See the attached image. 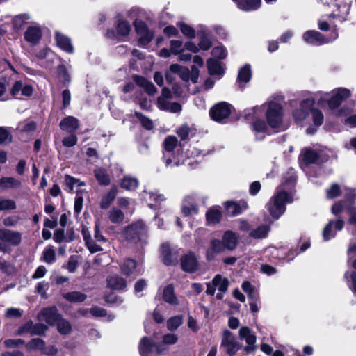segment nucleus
Here are the masks:
<instances>
[{
	"label": "nucleus",
	"instance_id": "obj_1",
	"mask_svg": "<svg viewBox=\"0 0 356 356\" xmlns=\"http://www.w3.org/2000/svg\"><path fill=\"white\" fill-rule=\"evenodd\" d=\"M292 116L295 122L302 126L309 123L311 118L312 124L307 129V134H314L324 122L323 112L314 107V99L312 97H306L305 95L300 102L298 107L293 109Z\"/></svg>",
	"mask_w": 356,
	"mask_h": 356
},
{
	"label": "nucleus",
	"instance_id": "obj_2",
	"mask_svg": "<svg viewBox=\"0 0 356 356\" xmlns=\"http://www.w3.org/2000/svg\"><path fill=\"white\" fill-rule=\"evenodd\" d=\"M265 117L268 126L273 129L280 128L283 122L284 109L278 99H270L261 106L245 109V117L252 119L255 116Z\"/></svg>",
	"mask_w": 356,
	"mask_h": 356
},
{
	"label": "nucleus",
	"instance_id": "obj_3",
	"mask_svg": "<svg viewBox=\"0 0 356 356\" xmlns=\"http://www.w3.org/2000/svg\"><path fill=\"white\" fill-rule=\"evenodd\" d=\"M296 180V175L292 171L289 177L277 188L275 195L267 203L266 207L273 220H277L286 211V204L293 201V193L287 191L285 186H293Z\"/></svg>",
	"mask_w": 356,
	"mask_h": 356
},
{
	"label": "nucleus",
	"instance_id": "obj_4",
	"mask_svg": "<svg viewBox=\"0 0 356 356\" xmlns=\"http://www.w3.org/2000/svg\"><path fill=\"white\" fill-rule=\"evenodd\" d=\"M220 347L229 356H234L243 345L232 332L226 330L222 332Z\"/></svg>",
	"mask_w": 356,
	"mask_h": 356
},
{
	"label": "nucleus",
	"instance_id": "obj_5",
	"mask_svg": "<svg viewBox=\"0 0 356 356\" xmlns=\"http://www.w3.org/2000/svg\"><path fill=\"white\" fill-rule=\"evenodd\" d=\"M351 91L346 88H338L331 92V97L327 101V105L330 110L336 115H339L337 112V108L341 105V102L350 97Z\"/></svg>",
	"mask_w": 356,
	"mask_h": 356
},
{
	"label": "nucleus",
	"instance_id": "obj_6",
	"mask_svg": "<svg viewBox=\"0 0 356 356\" xmlns=\"http://www.w3.org/2000/svg\"><path fill=\"white\" fill-rule=\"evenodd\" d=\"M138 348L141 356H159L167 350L146 337L141 339Z\"/></svg>",
	"mask_w": 356,
	"mask_h": 356
},
{
	"label": "nucleus",
	"instance_id": "obj_7",
	"mask_svg": "<svg viewBox=\"0 0 356 356\" xmlns=\"http://www.w3.org/2000/svg\"><path fill=\"white\" fill-rule=\"evenodd\" d=\"M351 7L350 0H335L332 3V12L330 16L342 22L347 19Z\"/></svg>",
	"mask_w": 356,
	"mask_h": 356
},
{
	"label": "nucleus",
	"instance_id": "obj_8",
	"mask_svg": "<svg viewBox=\"0 0 356 356\" xmlns=\"http://www.w3.org/2000/svg\"><path fill=\"white\" fill-rule=\"evenodd\" d=\"M302 38L307 44L318 46L332 42L338 38V33L335 31L332 37L328 38L316 31H307L303 34Z\"/></svg>",
	"mask_w": 356,
	"mask_h": 356
},
{
	"label": "nucleus",
	"instance_id": "obj_9",
	"mask_svg": "<svg viewBox=\"0 0 356 356\" xmlns=\"http://www.w3.org/2000/svg\"><path fill=\"white\" fill-rule=\"evenodd\" d=\"M229 286L228 280L222 277L221 275L218 274L214 276L212 281L207 284L206 293L210 296H213L216 289L222 293L227 291Z\"/></svg>",
	"mask_w": 356,
	"mask_h": 356
},
{
	"label": "nucleus",
	"instance_id": "obj_10",
	"mask_svg": "<svg viewBox=\"0 0 356 356\" xmlns=\"http://www.w3.org/2000/svg\"><path fill=\"white\" fill-rule=\"evenodd\" d=\"M146 234V227L142 221L131 224L124 230V235L127 240H140Z\"/></svg>",
	"mask_w": 356,
	"mask_h": 356
},
{
	"label": "nucleus",
	"instance_id": "obj_11",
	"mask_svg": "<svg viewBox=\"0 0 356 356\" xmlns=\"http://www.w3.org/2000/svg\"><path fill=\"white\" fill-rule=\"evenodd\" d=\"M197 195L190 194L186 195L181 204V213L185 216H193L199 213V208L197 204Z\"/></svg>",
	"mask_w": 356,
	"mask_h": 356
},
{
	"label": "nucleus",
	"instance_id": "obj_12",
	"mask_svg": "<svg viewBox=\"0 0 356 356\" xmlns=\"http://www.w3.org/2000/svg\"><path fill=\"white\" fill-rule=\"evenodd\" d=\"M170 71L175 74H177L184 81H188L191 79L193 83L197 82L198 70L195 66L192 67V74L188 68L182 67L179 64H172L170 65Z\"/></svg>",
	"mask_w": 356,
	"mask_h": 356
},
{
	"label": "nucleus",
	"instance_id": "obj_13",
	"mask_svg": "<svg viewBox=\"0 0 356 356\" xmlns=\"http://www.w3.org/2000/svg\"><path fill=\"white\" fill-rule=\"evenodd\" d=\"M245 120L251 122V129L254 132L257 139H264L262 134L266 133L268 130V124L263 119L259 118L260 116H255L252 119H248L245 117V110L243 111Z\"/></svg>",
	"mask_w": 356,
	"mask_h": 356
},
{
	"label": "nucleus",
	"instance_id": "obj_14",
	"mask_svg": "<svg viewBox=\"0 0 356 356\" xmlns=\"http://www.w3.org/2000/svg\"><path fill=\"white\" fill-rule=\"evenodd\" d=\"M231 113V106L225 102H220L213 106L209 112L211 118L221 122L227 118Z\"/></svg>",
	"mask_w": 356,
	"mask_h": 356
},
{
	"label": "nucleus",
	"instance_id": "obj_15",
	"mask_svg": "<svg viewBox=\"0 0 356 356\" xmlns=\"http://www.w3.org/2000/svg\"><path fill=\"white\" fill-rule=\"evenodd\" d=\"M130 24L125 20H119L116 26L117 35L113 31H108L106 33L108 38L111 40L116 39L118 41L124 40L131 31Z\"/></svg>",
	"mask_w": 356,
	"mask_h": 356
},
{
	"label": "nucleus",
	"instance_id": "obj_16",
	"mask_svg": "<svg viewBox=\"0 0 356 356\" xmlns=\"http://www.w3.org/2000/svg\"><path fill=\"white\" fill-rule=\"evenodd\" d=\"M239 338L241 340H244L246 346H244L243 350L245 353H250L255 350L256 336L251 331V330L246 326L241 327L238 332Z\"/></svg>",
	"mask_w": 356,
	"mask_h": 356
},
{
	"label": "nucleus",
	"instance_id": "obj_17",
	"mask_svg": "<svg viewBox=\"0 0 356 356\" xmlns=\"http://www.w3.org/2000/svg\"><path fill=\"white\" fill-rule=\"evenodd\" d=\"M344 221L341 219L330 220L323 230V238L325 241L334 238L337 232L341 231L344 227Z\"/></svg>",
	"mask_w": 356,
	"mask_h": 356
},
{
	"label": "nucleus",
	"instance_id": "obj_18",
	"mask_svg": "<svg viewBox=\"0 0 356 356\" xmlns=\"http://www.w3.org/2000/svg\"><path fill=\"white\" fill-rule=\"evenodd\" d=\"M177 139L174 136H167L163 141V161L165 165H169L172 163L170 154L174 152L177 146Z\"/></svg>",
	"mask_w": 356,
	"mask_h": 356
},
{
	"label": "nucleus",
	"instance_id": "obj_19",
	"mask_svg": "<svg viewBox=\"0 0 356 356\" xmlns=\"http://www.w3.org/2000/svg\"><path fill=\"white\" fill-rule=\"evenodd\" d=\"M60 317V315L55 307L44 308L38 314L39 321H44L49 325H55Z\"/></svg>",
	"mask_w": 356,
	"mask_h": 356
},
{
	"label": "nucleus",
	"instance_id": "obj_20",
	"mask_svg": "<svg viewBox=\"0 0 356 356\" xmlns=\"http://www.w3.org/2000/svg\"><path fill=\"white\" fill-rule=\"evenodd\" d=\"M0 240L11 245L17 246L22 241V234L17 231L0 229Z\"/></svg>",
	"mask_w": 356,
	"mask_h": 356
},
{
	"label": "nucleus",
	"instance_id": "obj_21",
	"mask_svg": "<svg viewBox=\"0 0 356 356\" xmlns=\"http://www.w3.org/2000/svg\"><path fill=\"white\" fill-rule=\"evenodd\" d=\"M10 92L13 96L21 99L22 97L31 96L33 88L31 85L24 84L22 81H18L15 83Z\"/></svg>",
	"mask_w": 356,
	"mask_h": 356
},
{
	"label": "nucleus",
	"instance_id": "obj_22",
	"mask_svg": "<svg viewBox=\"0 0 356 356\" xmlns=\"http://www.w3.org/2000/svg\"><path fill=\"white\" fill-rule=\"evenodd\" d=\"M181 265L183 270L193 273L197 268L198 263L195 254L189 252L181 259Z\"/></svg>",
	"mask_w": 356,
	"mask_h": 356
},
{
	"label": "nucleus",
	"instance_id": "obj_23",
	"mask_svg": "<svg viewBox=\"0 0 356 356\" xmlns=\"http://www.w3.org/2000/svg\"><path fill=\"white\" fill-rule=\"evenodd\" d=\"M163 261L165 265H175L178 262V255L175 250H171L168 244H163L161 248Z\"/></svg>",
	"mask_w": 356,
	"mask_h": 356
},
{
	"label": "nucleus",
	"instance_id": "obj_24",
	"mask_svg": "<svg viewBox=\"0 0 356 356\" xmlns=\"http://www.w3.org/2000/svg\"><path fill=\"white\" fill-rule=\"evenodd\" d=\"M142 197L148 203L149 207L152 209H155L156 204H159L165 200L164 195L159 193L157 191H144Z\"/></svg>",
	"mask_w": 356,
	"mask_h": 356
},
{
	"label": "nucleus",
	"instance_id": "obj_25",
	"mask_svg": "<svg viewBox=\"0 0 356 356\" xmlns=\"http://www.w3.org/2000/svg\"><path fill=\"white\" fill-rule=\"evenodd\" d=\"M22 181L15 177H2L0 178V190H17L22 187Z\"/></svg>",
	"mask_w": 356,
	"mask_h": 356
},
{
	"label": "nucleus",
	"instance_id": "obj_26",
	"mask_svg": "<svg viewBox=\"0 0 356 356\" xmlns=\"http://www.w3.org/2000/svg\"><path fill=\"white\" fill-rule=\"evenodd\" d=\"M225 249L221 241L218 239L211 240L210 247L208 248L206 254L207 260H213L217 254L223 252Z\"/></svg>",
	"mask_w": 356,
	"mask_h": 356
},
{
	"label": "nucleus",
	"instance_id": "obj_27",
	"mask_svg": "<svg viewBox=\"0 0 356 356\" xmlns=\"http://www.w3.org/2000/svg\"><path fill=\"white\" fill-rule=\"evenodd\" d=\"M222 212L219 206H213L206 213V220L208 225H214L220 222Z\"/></svg>",
	"mask_w": 356,
	"mask_h": 356
},
{
	"label": "nucleus",
	"instance_id": "obj_28",
	"mask_svg": "<svg viewBox=\"0 0 356 356\" xmlns=\"http://www.w3.org/2000/svg\"><path fill=\"white\" fill-rule=\"evenodd\" d=\"M120 268L122 273L127 276H136L140 273V270L137 268L136 261L131 259L124 260Z\"/></svg>",
	"mask_w": 356,
	"mask_h": 356
},
{
	"label": "nucleus",
	"instance_id": "obj_29",
	"mask_svg": "<svg viewBox=\"0 0 356 356\" xmlns=\"http://www.w3.org/2000/svg\"><path fill=\"white\" fill-rule=\"evenodd\" d=\"M42 38V31L39 26H32L28 27L24 33L25 40L32 44H37Z\"/></svg>",
	"mask_w": 356,
	"mask_h": 356
},
{
	"label": "nucleus",
	"instance_id": "obj_30",
	"mask_svg": "<svg viewBox=\"0 0 356 356\" xmlns=\"http://www.w3.org/2000/svg\"><path fill=\"white\" fill-rule=\"evenodd\" d=\"M237 7L243 11L249 12L258 9L261 3V0H233Z\"/></svg>",
	"mask_w": 356,
	"mask_h": 356
},
{
	"label": "nucleus",
	"instance_id": "obj_31",
	"mask_svg": "<svg viewBox=\"0 0 356 356\" xmlns=\"http://www.w3.org/2000/svg\"><path fill=\"white\" fill-rule=\"evenodd\" d=\"M94 175L98 184L101 186H108L111 183V177L108 170L103 167L94 169Z\"/></svg>",
	"mask_w": 356,
	"mask_h": 356
},
{
	"label": "nucleus",
	"instance_id": "obj_32",
	"mask_svg": "<svg viewBox=\"0 0 356 356\" xmlns=\"http://www.w3.org/2000/svg\"><path fill=\"white\" fill-rule=\"evenodd\" d=\"M207 68L211 75H216L221 77L225 72L222 63L213 58H209L207 60Z\"/></svg>",
	"mask_w": 356,
	"mask_h": 356
},
{
	"label": "nucleus",
	"instance_id": "obj_33",
	"mask_svg": "<svg viewBox=\"0 0 356 356\" xmlns=\"http://www.w3.org/2000/svg\"><path fill=\"white\" fill-rule=\"evenodd\" d=\"M56 41L57 45L63 51L68 54H72L74 52V47L71 43L70 39L60 33H56Z\"/></svg>",
	"mask_w": 356,
	"mask_h": 356
},
{
	"label": "nucleus",
	"instance_id": "obj_34",
	"mask_svg": "<svg viewBox=\"0 0 356 356\" xmlns=\"http://www.w3.org/2000/svg\"><path fill=\"white\" fill-rule=\"evenodd\" d=\"M60 127L63 131L73 133L79 127V121L73 116H68L60 121Z\"/></svg>",
	"mask_w": 356,
	"mask_h": 356
},
{
	"label": "nucleus",
	"instance_id": "obj_35",
	"mask_svg": "<svg viewBox=\"0 0 356 356\" xmlns=\"http://www.w3.org/2000/svg\"><path fill=\"white\" fill-rule=\"evenodd\" d=\"M222 242L227 250H233L237 245L238 236L232 231H226L222 236Z\"/></svg>",
	"mask_w": 356,
	"mask_h": 356
},
{
	"label": "nucleus",
	"instance_id": "obj_36",
	"mask_svg": "<svg viewBox=\"0 0 356 356\" xmlns=\"http://www.w3.org/2000/svg\"><path fill=\"white\" fill-rule=\"evenodd\" d=\"M225 208L227 215L234 216L241 213L247 208V204L243 202L240 205L234 202H227L225 203Z\"/></svg>",
	"mask_w": 356,
	"mask_h": 356
},
{
	"label": "nucleus",
	"instance_id": "obj_37",
	"mask_svg": "<svg viewBox=\"0 0 356 356\" xmlns=\"http://www.w3.org/2000/svg\"><path fill=\"white\" fill-rule=\"evenodd\" d=\"M107 282L108 286L114 290H123L127 286L126 281L117 275L108 277Z\"/></svg>",
	"mask_w": 356,
	"mask_h": 356
},
{
	"label": "nucleus",
	"instance_id": "obj_38",
	"mask_svg": "<svg viewBox=\"0 0 356 356\" xmlns=\"http://www.w3.org/2000/svg\"><path fill=\"white\" fill-rule=\"evenodd\" d=\"M163 298L165 302L170 305H177L179 304L178 299L174 293V287L172 284H168L164 288Z\"/></svg>",
	"mask_w": 356,
	"mask_h": 356
},
{
	"label": "nucleus",
	"instance_id": "obj_39",
	"mask_svg": "<svg viewBox=\"0 0 356 356\" xmlns=\"http://www.w3.org/2000/svg\"><path fill=\"white\" fill-rule=\"evenodd\" d=\"M118 194V188L116 186H113L109 191L105 194L102 198L100 203V207L102 209H106L111 204V202L114 200L116 195Z\"/></svg>",
	"mask_w": 356,
	"mask_h": 356
},
{
	"label": "nucleus",
	"instance_id": "obj_40",
	"mask_svg": "<svg viewBox=\"0 0 356 356\" xmlns=\"http://www.w3.org/2000/svg\"><path fill=\"white\" fill-rule=\"evenodd\" d=\"M304 95L306 97H312L314 99V104L316 100L319 106H323V104L327 102L329 99V93L322 91H318L314 93L310 92H305Z\"/></svg>",
	"mask_w": 356,
	"mask_h": 356
},
{
	"label": "nucleus",
	"instance_id": "obj_41",
	"mask_svg": "<svg viewBox=\"0 0 356 356\" xmlns=\"http://www.w3.org/2000/svg\"><path fill=\"white\" fill-rule=\"evenodd\" d=\"M138 180L134 177L124 176L121 181V187L127 191H134L138 186Z\"/></svg>",
	"mask_w": 356,
	"mask_h": 356
},
{
	"label": "nucleus",
	"instance_id": "obj_42",
	"mask_svg": "<svg viewBox=\"0 0 356 356\" xmlns=\"http://www.w3.org/2000/svg\"><path fill=\"white\" fill-rule=\"evenodd\" d=\"M44 346V341L40 338H33L25 344V347L29 351L40 350L42 353Z\"/></svg>",
	"mask_w": 356,
	"mask_h": 356
},
{
	"label": "nucleus",
	"instance_id": "obj_43",
	"mask_svg": "<svg viewBox=\"0 0 356 356\" xmlns=\"http://www.w3.org/2000/svg\"><path fill=\"white\" fill-rule=\"evenodd\" d=\"M270 231V226L266 225H261L252 229L250 233V236L254 238H266Z\"/></svg>",
	"mask_w": 356,
	"mask_h": 356
},
{
	"label": "nucleus",
	"instance_id": "obj_44",
	"mask_svg": "<svg viewBox=\"0 0 356 356\" xmlns=\"http://www.w3.org/2000/svg\"><path fill=\"white\" fill-rule=\"evenodd\" d=\"M251 76L252 73L250 66L249 65H246L240 69L238 74V81L240 85L243 83H246L250 80ZM241 87L243 86H241Z\"/></svg>",
	"mask_w": 356,
	"mask_h": 356
},
{
	"label": "nucleus",
	"instance_id": "obj_45",
	"mask_svg": "<svg viewBox=\"0 0 356 356\" xmlns=\"http://www.w3.org/2000/svg\"><path fill=\"white\" fill-rule=\"evenodd\" d=\"M63 297L69 302H83L87 296L86 294L79 291H72L64 293Z\"/></svg>",
	"mask_w": 356,
	"mask_h": 356
},
{
	"label": "nucleus",
	"instance_id": "obj_46",
	"mask_svg": "<svg viewBox=\"0 0 356 356\" xmlns=\"http://www.w3.org/2000/svg\"><path fill=\"white\" fill-rule=\"evenodd\" d=\"M318 159L317 153L312 149H305L301 154V159L306 165L314 163Z\"/></svg>",
	"mask_w": 356,
	"mask_h": 356
},
{
	"label": "nucleus",
	"instance_id": "obj_47",
	"mask_svg": "<svg viewBox=\"0 0 356 356\" xmlns=\"http://www.w3.org/2000/svg\"><path fill=\"white\" fill-rule=\"evenodd\" d=\"M31 17L28 14H21L15 16L13 19V26L15 29L19 30L23 26L28 23Z\"/></svg>",
	"mask_w": 356,
	"mask_h": 356
},
{
	"label": "nucleus",
	"instance_id": "obj_48",
	"mask_svg": "<svg viewBox=\"0 0 356 356\" xmlns=\"http://www.w3.org/2000/svg\"><path fill=\"white\" fill-rule=\"evenodd\" d=\"M243 291L246 293L248 296V298L252 300H256L258 296V294L254 289V287L251 284V283L248 281H245L242 283L241 285Z\"/></svg>",
	"mask_w": 356,
	"mask_h": 356
},
{
	"label": "nucleus",
	"instance_id": "obj_49",
	"mask_svg": "<svg viewBox=\"0 0 356 356\" xmlns=\"http://www.w3.org/2000/svg\"><path fill=\"white\" fill-rule=\"evenodd\" d=\"M56 324L57 325L58 331L62 334H68L72 331L70 322L61 318V316Z\"/></svg>",
	"mask_w": 356,
	"mask_h": 356
},
{
	"label": "nucleus",
	"instance_id": "obj_50",
	"mask_svg": "<svg viewBox=\"0 0 356 356\" xmlns=\"http://www.w3.org/2000/svg\"><path fill=\"white\" fill-rule=\"evenodd\" d=\"M183 323L182 316H175L170 318L167 321V327L169 330L173 331L177 330Z\"/></svg>",
	"mask_w": 356,
	"mask_h": 356
},
{
	"label": "nucleus",
	"instance_id": "obj_51",
	"mask_svg": "<svg viewBox=\"0 0 356 356\" xmlns=\"http://www.w3.org/2000/svg\"><path fill=\"white\" fill-rule=\"evenodd\" d=\"M135 115L145 129L147 130H152L153 129V122L149 118L145 116L139 112H136Z\"/></svg>",
	"mask_w": 356,
	"mask_h": 356
},
{
	"label": "nucleus",
	"instance_id": "obj_52",
	"mask_svg": "<svg viewBox=\"0 0 356 356\" xmlns=\"http://www.w3.org/2000/svg\"><path fill=\"white\" fill-rule=\"evenodd\" d=\"M124 213L118 209L113 208L109 212V219L113 223H120L124 220Z\"/></svg>",
	"mask_w": 356,
	"mask_h": 356
},
{
	"label": "nucleus",
	"instance_id": "obj_53",
	"mask_svg": "<svg viewBox=\"0 0 356 356\" xmlns=\"http://www.w3.org/2000/svg\"><path fill=\"white\" fill-rule=\"evenodd\" d=\"M15 266L13 264L6 261L2 257L0 258V270L1 273L10 275L15 272Z\"/></svg>",
	"mask_w": 356,
	"mask_h": 356
},
{
	"label": "nucleus",
	"instance_id": "obj_54",
	"mask_svg": "<svg viewBox=\"0 0 356 356\" xmlns=\"http://www.w3.org/2000/svg\"><path fill=\"white\" fill-rule=\"evenodd\" d=\"M42 260L47 264H53L56 261V253L52 246L43 251Z\"/></svg>",
	"mask_w": 356,
	"mask_h": 356
},
{
	"label": "nucleus",
	"instance_id": "obj_55",
	"mask_svg": "<svg viewBox=\"0 0 356 356\" xmlns=\"http://www.w3.org/2000/svg\"><path fill=\"white\" fill-rule=\"evenodd\" d=\"M181 33L189 38H193L195 37V31L191 26L184 23L179 22L177 24Z\"/></svg>",
	"mask_w": 356,
	"mask_h": 356
},
{
	"label": "nucleus",
	"instance_id": "obj_56",
	"mask_svg": "<svg viewBox=\"0 0 356 356\" xmlns=\"http://www.w3.org/2000/svg\"><path fill=\"white\" fill-rule=\"evenodd\" d=\"M138 38V43L140 46L144 47L149 44L154 37V33L149 29L143 33H140Z\"/></svg>",
	"mask_w": 356,
	"mask_h": 356
},
{
	"label": "nucleus",
	"instance_id": "obj_57",
	"mask_svg": "<svg viewBox=\"0 0 356 356\" xmlns=\"http://www.w3.org/2000/svg\"><path fill=\"white\" fill-rule=\"evenodd\" d=\"M12 140L11 134L8 128L0 127V145L9 143Z\"/></svg>",
	"mask_w": 356,
	"mask_h": 356
},
{
	"label": "nucleus",
	"instance_id": "obj_58",
	"mask_svg": "<svg viewBox=\"0 0 356 356\" xmlns=\"http://www.w3.org/2000/svg\"><path fill=\"white\" fill-rule=\"evenodd\" d=\"M170 51L175 55H178L184 51V46L181 40H171L170 46Z\"/></svg>",
	"mask_w": 356,
	"mask_h": 356
},
{
	"label": "nucleus",
	"instance_id": "obj_59",
	"mask_svg": "<svg viewBox=\"0 0 356 356\" xmlns=\"http://www.w3.org/2000/svg\"><path fill=\"white\" fill-rule=\"evenodd\" d=\"M48 330V327L42 323H36L34 324L33 323V330L31 332V335H37V336H44L45 332Z\"/></svg>",
	"mask_w": 356,
	"mask_h": 356
},
{
	"label": "nucleus",
	"instance_id": "obj_60",
	"mask_svg": "<svg viewBox=\"0 0 356 356\" xmlns=\"http://www.w3.org/2000/svg\"><path fill=\"white\" fill-rule=\"evenodd\" d=\"M16 209V203L10 199H0V211L13 210Z\"/></svg>",
	"mask_w": 356,
	"mask_h": 356
},
{
	"label": "nucleus",
	"instance_id": "obj_61",
	"mask_svg": "<svg viewBox=\"0 0 356 356\" xmlns=\"http://www.w3.org/2000/svg\"><path fill=\"white\" fill-rule=\"evenodd\" d=\"M33 330V321H29L25 324L22 325L19 329L17 330L16 334L17 335H23L25 334H30L31 335Z\"/></svg>",
	"mask_w": 356,
	"mask_h": 356
},
{
	"label": "nucleus",
	"instance_id": "obj_62",
	"mask_svg": "<svg viewBox=\"0 0 356 356\" xmlns=\"http://www.w3.org/2000/svg\"><path fill=\"white\" fill-rule=\"evenodd\" d=\"M79 179H76L70 175H66L64 179L65 185L67 187L66 190H67L69 192H72L74 189V185H76Z\"/></svg>",
	"mask_w": 356,
	"mask_h": 356
},
{
	"label": "nucleus",
	"instance_id": "obj_63",
	"mask_svg": "<svg viewBox=\"0 0 356 356\" xmlns=\"http://www.w3.org/2000/svg\"><path fill=\"white\" fill-rule=\"evenodd\" d=\"M5 316L9 318H18L22 316V312L19 309L10 307L7 309Z\"/></svg>",
	"mask_w": 356,
	"mask_h": 356
},
{
	"label": "nucleus",
	"instance_id": "obj_64",
	"mask_svg": "<svg viewBox=\"0 0 356 356\" xmlns=\"http://www.w3.org/2000/svg\"><path fill=\"white\" fill-rule=\"evenodd\" d=\"M134 26L135 28V30L136 33L140 35V33H143L145 31H148L149 29L147 28L146 24L140 19H136L134 22Z\"/></svg>",
	"mask_w": 356,
	"mask_h": 356
}]
</instances>
